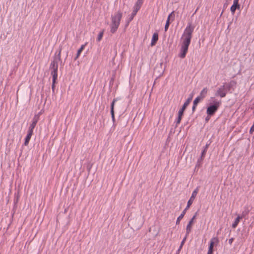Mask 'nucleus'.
Wrapping results in <instances>:
<instances>
[{"label":"nucleus","mask_w":254,"mask_h":254,"mask_svg":"<svg viewBox=\"0 0 254 254\" xmlns=\"http://www.w3.org/2000/svg\"><path fill=\"white\" fill-rule=\"evenodd\" d=\"M221 104L220 100L211 97L209 100V106L207 107V117L208 116H212L218 110ZM207 118V121L208 120Z\"/></svg>","instance_id":"4"},{"label":"nucleus","mask_w":254,"mask_h":254,"mask_svg":"<svg viewBox=\"0 0 254 254\" xmlns=\"http://www.w3.org/2000/svg\"><path fill=\"white\" fill-rule=\"evenodd\" d=\"M61 49L58 52L56 51L53 57V60L51 62L50 65L51 74L52 76V89L53 92L55 90V84L58 78V64L61 61Z\"/></svg>","instance_id":"2"},{"label":"nucleus","mask_w":254,"mask_h":254,"mask_svg":"<svg viewBox=\"0 0 254 254\" xmlns=\"http://www.w3.org/2000/svg\"><path fill=\"white\" fill-rule=\"evenodd\" d=\"M187 209H186V208L184 210V211L182 212V213L181 214V215L178 217L177 221H176V224H178L180 223V220L183 219L184 217L186 212Z\"/></svg>","instance_id":"17"},{"label":"nucleus","mask_w":254,"mask_h":254,"mask_svg":"<svg viewBox=\"0 0 254 254\" xmlns=\"http://www.w3.org/2000/svg\"><path fill=\"white\" fill-rule=\"evenodd\" d=\"M183 246H182L181 245H180V247H179V249H178V251H181V250L182 249V248Z\"/></svg>","instance_id":"31"},{"label":"nucleus","mask_w":254,"mask_h":254,"mask_svg":"<svg viewBox=\"0 0 254 254\" xmlns=\"http://www.w3.org/2000/svg\"><path fill=\"white\" fill-rule=\"evenodd\" d=\"M31 136L27 135L25 138V141H24V145L26 146L28 144L29 142L31 139Z\"/></svg>","instance_id":"21"},{"label":"nucleus","mask_w":254,"mask_h":254,"mask_svg":"<svg viewBox=\"0 0 254 254\" xmlns=\"http://www.w3.org/2000/svg\"><path fill=\"white\" fill-rule=\"evenodd\" d=\"M171 17L173 18V20L174 18V14L173 11L168 16V18H167L166 24L165 25V28H164L165 31H167L168 30V27H169V24H170V19Z\"/></svg>","instance_id":"14"},{"label":"nucleus","mask_w":254,"mask_h":254,"mask_svg":"<svg viewBox=\"0 0 254 254\" xmlns=\"http://www.w3.org/2000/svg\"><path fill=\"white\" fill-rule=\"evenodd\" d=\"M116 102V99H114L112 103H111V116H113V115H114V105H115V102Z\"/></svg>","instance_id":"19"},{"label":"nucleus","mask_w":254,"mask_h":254,"mask_svg":"<svg viewBox=\"0 0 254 254\" xmlns=\"http://www.w3.org/2000/svg\"><path fill=\"white\" fill-rule=\"evenodd\" d=\"M140 7H139L134 4V5L133 6V11H132L131 15L130 16L129 18H128V19L127 21V25L129 24V23L131 20H132L134 16L136 14L137 11L140 9Z\"/></svg>","instance_id":"10"},{"label":"nucleus","mask_w":254,"mask_h":254,"mask_svg":"<svg viewBox=\"0 0 254 254\" xmlns=\"http://www.w3.org/2000/svg\"><path fill=\"white\" fill-rule=\"evenodd\" d=\"M188 236V235H187V234H186L185 237L184 238V239H183L182 241L181 242V245L182 246L184 245V243H185V242L186 241V239L187 238Z\"/></svg>","instance_id":"27"},{"label":"nucleus","mask_w":254,"mask_h":254,"mask_svg":"<svg viewBox=\"0 0 254 254\" xmlns=\"http://www.w3.org/2000/svg\"><path fill=\"white\" fill-rule=\"evenodd\" d=\"M241 219L242 218L240 217V216H238L236 218L234 222L232 224V226L233 228H235L237 226L238 223H239V222Z\"/></svg>","instance_id":"18"},{"label":"nucleus","mask_w":254,"mask_h":254,"mask_svg":"<svg viewBox=\"0 0 254 254\" xmlns=\"http://www.w3.org/2000/svg\"><path fill=\"white\" fill-rule=\"evenodd\" d=\"M103 34H104V31H101L98 36V37L97 38V41L99 42L101 41V40L103 38Z\"/></svg>","instance_id":"22"},{"label":"nucleus","mask_w":254,"mask_h":254,"mask_svg":"<svg viewBox=\"0 0 254 254\" xmlns=\"http://www.w3.org/2000/svg\"><path fill=\"white\" fill-rule=\"evenodd\" d=\"M33 133V129L30 128H28L27 135L32 136Z\"/></svg>","instance_id":"25"},{"label":"nucleus","mask_w":254,"mask_h":254,"mask_svg":"<svg viewBox=\"0 0 254 254\" xmlns=\"http://www.w3.org/2000/svg\"><path fill=\"white\" fill-rule=\"evenodd\" d=\"M228 90L226 88L225 86L223 84L217 90L215 95L216 96H219L221 98L225 97L226 95Z\"/></svg>","instance_id":"6"},{"label":"nucleus","mask_w":254,"mask_h":254,"mask_svg":"<svg viewBox=\"0 0 254 254\" xmlns=\"http://www.w3.org/2000/svg\"><path fill=\"white\" fill-rule=\"evenodd\" d=\"M196 106V105H194V104H193V106H192V108L193 111L194 110Z\"/></svg>","instance_id":"32"},{"label":"nucleus","mask_w":254,"mask_h":254,"mask_svg":"<svg viewBox=\"0 0 254 254\" xmlns=\"http://www.w3.org/2000/svg\"><path fill=\"white\" fill-rule=\"evenodd\" d=\"M233 241H234V239H233V238H232L230 239L229 240V244L230 245H231V244H232V243H233Z\"/></svg>","instance_id":"28"},{"label":"nucleus","mask_w":254,"mask_h":254,"mask_svg":"<svg viewBox=\"0 0 254 254\" xmlns=\"http://www.w3.org/2000/svg\"><path fill=\"white\" fill-rule=\"evenodd\" d=\"M249 213V209L248 207H245V210L242 212V214L240 217L242 219L243 218H245L247 215H248Z\"/></svg>","instance_id":"16"},{"label":"nucleus","mask_w":254,"mask_h":254,"mask_svg":"<svg viewBox=\"0 0 254 254\" xmlns=\"http://www.w3.org/2000/svg\"><path fill=\"white\" fill-rule=\"evenodd\" d=\"M195 215L193 216L192 218L190 220L189 222V223L188 224L186 228V233L187 235H188L190 232L191 231V225L192 223H193V220L195 219Z\"/></svg>","instance_id":"12"},{"label":"nucleus","mask_w":254,"mask_h":254,"mask_svg":"<svg viewBox=\"0 0 254 254\" xmlns=\"http://www.w3.org/2000/svg\"><path fill=\"white\" fill-rule=\"evenodd\" d=\"M224 85L225 86L228 91L231 90H234L236 87L237 82L235 80H231L228 83H225Z\"/></svg>","instance_id":"9"},{"label":"nucleus","mask_w":254,"mask_h":254,"mask_svg":"<svg viewBox=\"0 0 254 254\" xmlns=\"http://www.w3.org/2000/svg\"><path fill=\"white\" fill-rule=\"evenodd\" d=\"M111 117H112V120L113 121V122L114 123L115 121V115H113V116H111Z\"/></svg>","instance_id":"30"},{"label":"nucleus","mask_w":254,"mask_h":254,"mask_svg":"<svg viewBox=\"0 0 254 254\" xmlns=\"http://www.w3.org/2000/svg\"><path fill=\"white\" fill-rule=\"evenodd\" d=\"M206 148V145H205V147H204V150L203 151V152H202V157H204V155H205V149Z\"/></svg>","instance_id":"29"},{"label":"nucleus","mask_w":254,"mask_h":254,"mask_svg":"<svg viewBox=\"0 0 254 254\" xmlns=\"http://www.w3.org/2000/svg\"><path fill=\"white\" fill-rule=\"evenodd\" d=\"M198 188H196L193 191L190 199L188 201L187 205L186 207V209H188L190 208V206L192 204V203H193V202L198 193Z\"/></svg>","instance_id":"7"},{"label":"nucleus","mask_w":254,"mask_h":254,"mask_svg":"<svg viewBox=\"0 0 254 254\" xmlns=\"http://www.w3.org/2000/svg\"><path fill=\"white\" fill-rule=\"evenodd\" d=\"M39 119V115H36L34 116L32 122L35 123L36 124L37 123L38 120Z\"/></svg>","instance_id":"23"},{"label":"nucleus","mask_w":254,"mask_h":254,"mask_svg":"<svg viewBox=\"0 0 254 254\" xmlns=\"http://www.w3.org/2000/svg\"><path fill=\"white\" fill-rule=\"evenodd\" d=\"M218 239L216 237H214L211 240L207 254H212L214 246H216L218 244Z\"/></svg>","instance_id":"8"},{"label":"nucleus","mask_w":254,"mask_h":254,"mask_svg":"<svg viewBox=\"0 0 254 254\" xmlns=\"http://www.w3.org/2000/svg\"><path fill=\"white\" fill-rule=\"evenodd\" d=\"M122 15L123 13L121 11H118L114 14L111 15L110 31L112 33H114L117 30L120 25Z\"/></svg>","instance_id":"3"},{"label":"nucleus","mask_w":254,"mask_h":254,"mask_svg":"<svg viewBox=\"0 0 254 254\" xmlns=\"http://www.w3.org/2000/svg\"><path fill=\"white\" fill-rule=\"evenodd\" d=\"M142 3L143 0H137L136 3H135V5L141 7Z\"/></svg>","instance_id":"24"},{"label":"nucleus","mask_w":254,"mask_h":254,"mask_svg":"<svg viewBox=\"0 0 254 254\" xmlns=\"http://www.w3.org/2000/svg\"><path fill=\"white\" fill-rule=\"evenodd\" d=\"M192 99V95H191L185 102V103L184 104L182 108L181 109H180V110L179 111L178 116L175 121V122L176 123V126H177L178 125H179L180 123L184 112L185 110L186 109V108H187V107L190 103Z\"/></svg>","instance_id":"5"},{"label":"nucleus","mask_w":254,"mask_h":254,"mask_svg":"<svg viewBox=\"0 0 254 254\" xmlns=\"http://www.w3.org/2000/svg\"><path fill=\"white\" fill-rule=\"evenodd\" d=\"M194 30V26L190 23H189L185 28L184 33L182 36V43L181 48L179 57L181 58H184L188 50L189 46L192 37V33Z\"/></svg>","instance_id":"1"},{"label":"nucleus","mask_w":254,"mask_h":254,"mask_svg":"<svg viewBox=\"0 0 254 254\" xmlns=\"http://www.w3.org/2000/svg\"><path fill=\"white\" fill-rule=\"evenodd\" d=\"M239 0H234L233 4L231 7V11L234 14L235 12V11L237 8H239L240 5L238 3Z\"/></svg>","instance_id":"13"},{"label":"nucleus","mask_w":254,"mask_h":254,"mask_svg":"<svg viewBox=\"0 0 254 254\" xmlns=\"http://www.w3.org/2000/svg\"><path fill=\"white\" fill-rule=\"evenodd\" d=\"M158 34L157 33H154L153 34V36H152V39H151V46H154L155 43H156V42L158 41Z\"/></svg>","instance_id":"15"},{"label":"nucleus","mask_w":254,"mask_h":254,"mask_svg":"<svg viewBox=\"0 0 254 254\" xmlns=\"http://www.w3.org/2000/svg\"><path fill=\"white\" fill-rule=\"evenodd\" d=\"M36 125H37V124L32 122V123L30 124L29 128L34 129L35 126H36Z\"/></svg>","instance_id":"26"},{"label":"nucleus","mask_w":254,"mask_h":254,"mask_svg":"<svg viewBox=\"0 0 254 254\" xmlns=\"http://www.w3.org/2000/svg\"><path fill=\"white\" fill-rule=\"evenodd\" d=\"M85 46V45H82L81 46V47L78 50L77 52V54H76V56L75 57V60L77 59L78 58V57L80 55L81 53L82 52L83 50L84 49Z\"/></svg>","instance_id":"20"},{"label":"nucleus","mask_w":254,"mask_h":254,"mask_svg":"<svg viewBox=\"0 0 254 254\" xmlns=\"http://www.w3.org/2000/svg\"><path fill=\"white\" fill-rule=\"evenodd\" d=\"M206 93V91H205V89H204L201 92L200 95L197 97L193 101V104L194 105H197V104L199 102L200 100H201L204 97Z\"/></svg>","instance_id":"11"}]
</instances>
